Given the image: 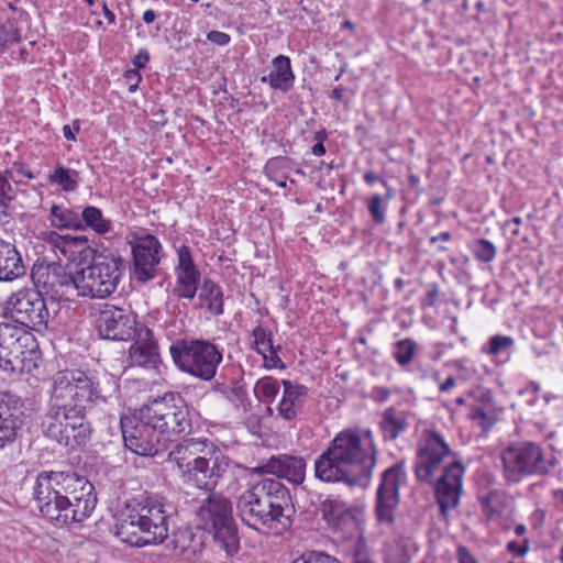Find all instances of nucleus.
<instances>
[{"label":"nucleus","mask_w":563,"mask_h":563,"mask_svg":"<svg viewBox=\"0 0 563 563\" xmlns=\"http://www.w3.org/2000/svg\"><path fill=\"white\" fill-rule=\"evenodd\" d=\"M176 367L195 378L212 382L223 361V349L201 338L176 339L169 346Z\"/></svg>","instance_id":"1a4fd4ad"},{"label":"nucleus","mask_w":563,"mask_h":563,"mask_svg":"<svg viewBox=\"0 0 563 563\" xmlns=\"http://www.w3.org/2000/svg\"><path fill=\"white\" fill-rule=\"evenodd\" d=\"M207 40L219 46H225L230 43L231 36L228 33L212 30L207 33Z\"/></svg>","instance_id":"864d4df0"},{"label":"nucleus","mask_w":563,"mask_h":563,"mask_svg":"<svg viewBox=\"0 0 563 563\" xmlns=\"http://www.w3.org/2000/svg\"><path fill=\"white\" fill-rule=\"evenodd\" d=\"M307 462L300 455L278 454L263 460L251 473L262 477L286 479L288 483L299 486L306 478Z\"/></svg>","instance_id":"a211bd4d"},{"label":"nucleus","mask_w":563,"mask_h":563,"mask_svg":"<svg viewBox=\"0 0 563 563\" xmlns=\"http://www.w3.org/2000/svg\"><path fill=\"white\" fill-rule=\"evenodd\" d=\"M416 342L411 339L399 340L395 344L394 357L400 365L409 364L416 353Z\"/></svg>","instance_id":"ea45409f"},{"label":"nucleus","mask_w":563,"mask_h":563,"mask_svg":"<svg viewBox=\"0 0 563 563\" xmlns=\"http://www.w3.org/2000/svg\"><path fill=\"white\" fill-rule=\"evenodd\" d=\"M5 309V316L22 327L37 332L48 327L49 310L38 289L26 287L12 292Z\"/></svg>","instance_id":"f8f14e48"},{"label":"nucleus","mask_w":563,"mask_h":563,"mask_svg":"<svg viewBox=\"0 0 563 563\" xmlns=\"http://www.w3.org/2000/svg\"><path fill=\"white\" fill-rule=\"evenodd\" d=\"M123 271L124 261L120 256H99L91 264L77 267L81 297H109L115 291Z\"/></svg>","instance_id":"9b49d317"},{"label":"nucleus","mask_w":563,"mask_h":563,"mask_svg":"<svg viewBox=\"0 0 563 563\" xmlns=\"http://www.w3.org/2000/svg\"><path fill=\"white\" fill-rule=\"evenodd\" d=\"M175 507L164 496L143 493L129 499L115 525L117 536L130 545L162 544L169 537Z\"/></svg>","instance_id":"0eeeda50"},{"label":"nucleus","mask_w":563,"mask_h":563,"mask_svg":"<svg viewBox=\"0 0 563 563\" xmlns=\"http://www.w3.org/2000/svg\"><path fill=\"white\" fill-rule=\"evenodd\" d=\"M14 174L16 177H25L27 179L35 178V175L31 172L29 165L23 162H14L11 170H5V175H9L12 179H14Z\"/></svg>","instance_id":"8fccbe9b"},{"label":"nucleus","mask_w":563,"mask_h":563,"mask_svg":"<svg viewBox=\"0 0 563 563\" xmlns=\"http://www.w3.org/2000/svg\"><path fill=\"white\" fill-rule=\"evenodd\" d=\"M210 390L228 401L238 413L246 415L252 409L247 386L242 379L214 380Z\"/></svg>","instance_id":"b1692460"},{"label":"nucleus","mask_w":563,"mask_h":563,"mask_svg":"<svg viewBox=\"0 0 563 563\" xmlns=\"http://www.w3.org/2000/svg\"><path fill=\"white\" fill-rule=\"evenodd\" d=\"M236 510L243 523L261 533L278 534L292 525L290 492L277 478L254 482L238 497Z\"/></svg>","instance_id":"423d86ee"},{"label":"nucleus","mask_w":563,"mask_h":563,"mask_svg":"<svg viewBox=\"0 0 563 563\" xmlns=\"http://www.w3.org/2000/svg\"><path fill=\"white\" fill-rule=\"evenodd\" d=\"M363 179L369 186H373L375 183H380L385 188H387L386 200L391 198L393 194H391V189L389 188L388 184L386 183L385 179H383L380 176H378L375 172L367 170L364 174Z\"/></svg>","instance_id":"603ef678"},{"label":"nucleus","mask_w":563,"mask_h":563,"mask_svg":"<svg viewBox=\"0 0 563 563\" xmlns=\"http://www.w3.org/2000/svg\"><path fill=\"white\" fill-rule=\"evenodd\" d=\"M290 563H341L335 558L320 551H309L292 560Z\"/></svg>","instance_id":"37998d69"},{"label":"nucleus","mask_w":563,"mask_h":563,"mask_svg":"<svg viewBox=\"0 0 563 563\" xmlns=\"http://www.w3.org/2000/svg\"><path fill=\"white\" fill-rule=\"evenodd\" d=\"M49 241L58 249L62 250V252L66 255V249L67 247H76L81 251L88 250L90 253L92 250L88 246V238L85 235H60L56 232H49L48 233Z\"/></svg>","instance_id":"e433bc0d"},{"label":"nucleus","mask_w":563,"mask_h":563,"mask_svg":"<svg viewBox=\"0 0 563 563\" xmlns=\"http://www.w3.org/2000/svg\"><path fill=\"white\" fill-rule=\"evenodd\" d=\"M124 445L141 456H155L168 450L176 437L192 428L190 408L178 393H166L143 405L133 417L120 420Z\"/></svg>","instance_id":"f03ea898"},{"label":"nucleus","mask_w":563,"mask_h":563,"mask_svg":"<svg viewBox=\"0 0 563 563\" xmlns=\"http://www.w3.org/2000/svg\"><path fill=\"white\" fill-rule=\"evenodd\" d=\"M413 473L418 482L434 487L443 516L459 505L465 467L439 432L424 433L423 442L417 449Z\"/></svg>","instance_id":"39448f33"},{"label":"nucleus","mask_w":563,"mask_h":563,"mask_svg":"<svg viewBox=\"0 0 563 563\" xmlns=\"http://www.w3.org/2000/svg\"><path fill=\"white\" fill-rule=\"evenodd\" d=\"M327 150H325V146L323 143H316L312 147H311V153L314 155V156H323L325 154Z\"/></svg>","instance_id":"338daca9"},{"label":"nucleus","mask_w":563,"mask_h":563,"mask_svg":"<svg viewBox=\"0 0 563 563\" xmlns=\"http://www.w3.org/2000/svg\"><path fill=\"white\" fill-rule=\"evenodd\" d=\"M405 477L404 462H398L382 473L375 505V515L379 525L393 527L395 511L399 504V483Z\"/></svg>","instance_id":"dca6fc26"},{"label":"nucleus","mask_w":563,"mask_h":563,"mask_svg":"<svg viewBox=\"0 0 563 563\" xmlns=\"http://www.w3.org/2000/svg\"><path fill=\"white\" fill-rule=\"evenodd\" d=\"M48 181L60 187L66 192H73L78 189L79 173L57 163L54 170L48 175Z\"/></svg>","instance_id":"72a5a7b5"},{"label":"nucleus","mask_w":563,"mask_h":563,"mask_svg":"<svg viewBox=\"0 0 563 563\" xmlns=\"http://www.w3.org/2000/svg\"><path fill=\"white\" fill-rule=\"evenodd\" d=\"M150 60V52L146 48H140L137 54L132 58L134 68H144L146 63Z\"/></svg>","instance_id":"4d7b16f0"},{"label":"nucleus","mask_w":563,"mask_h":563,"mask_svg":"<svg viewBox=\"0 0 563 563\" xmlns=\"http://www.w3.org/2000/svg\"><path fill=\"white\" fill-rule=\"evenodd\" d=\"M136 314L124 308L106 306L97 319V329L102 339L112 341L134 340L141 328Z\"/></svg>","instance_id":"f3484780"},{"label":"nucleus","mask_w":563,"mask_h":563,"mask_svg":"<svg viewBox=\"0 0 563 563\" xmlns=\"http://www.w3.org/2000/svg\"><path fill=\"white\" fill-rule=\"evenodd\" d=\"M280 351V346H273V349H269L267 351H264V355H262L264 360V366L268 369H285L286 365L282 361V358L278 355V352Z\"/></svg>","instance_id":"de8ad7c7"},{"label":"nucleus","mask_w":563,"mask_h":563,"mask_svg":"<svg viewBox=\"0 0 563 563\" xmlns=\"http://www.w3.org/2000/svg\"><path fill=\"white\" fill-rule=\"evenodd\" d=\"M515 344V340L511 336L496 334L493 335L486 346L483 347V352L495 357H504L503 362H506L509 356L511 349Z\"/></svg>","instance_id":"c9c22d12"},{"label":"nucleus","mask_w":563,"mask_h":563,"mask_svg":"<svg viewBox=\"0 0 563 563\" xmlns=\"http://www.w3.org/2000/svg\"><path fill=\"white\" fill-rule=\"evenodd\" d=\"M295 78L290 58L278 55L272 60V70L261 77V82L267 84L274 90L288 92L295 84Z\"/></svg>","instance_id":"393cba45"},{"label":"nucleus","mask_w":563,"mask_h":563,"mask_svg":"<svg viewBox=\"0 0 563 563\" xmlns=\"http://www.w3.org/2000/svg\"><path fill=\"white\" fill-rule=\"evenodd\" d=\"M104 401L98 383L79 369L55 375L51 397L41 417L43 435L64 448L85 446L92 435L86 415L90 405Z\"/></svg>","instance_id":"f257e3e1"},{"label":"nucleus","mask_w":563,"mask_h":563,"mask_svg":"<svg viewBox=\"0 0 563 563\" xmlns=\"http://www.w3.org/2000/svg\"><path fill=\"white\" fill-rule=\"evenodd\" d=\"M504 478L517 484L525 477L544 475L555 466L554 457H545L541 446L534 442L521 441L509 444L501 452Z\"/></svg>","instance_id":"9d476101"},{"label":"nucleus","mask_w":563,"mask_h":563,"mask_svg":"<svg viewBox=\"0 0 563 563\" xmlns=\"http://www.w3.org/2000/svg\"><path fill=\"white\" fill-rule=\"evenodd\" d=\"M253 343L251 347L260 355H264V351L273 349V333L263 324L258 323L252 331Z\"/></svg>","instance_id":"58836bf2"},{"label":"nucleus","mask_w":563,"mask_h":563,"mask_svg":"<svg viewBox=\"0 0 563 563\" xmlns=\"http://www.w3.org/2000/svg\"><path fill=\"white\" fill-rule=\"evenodd\" d=\"M140 69H126L123 74V78L125 82L129 85V91L135 92L139 88V85L142 80V76L139 71Z\"/></svg>","instance_id":"3c124183"},{"label":"nucleus","mask_w":563,"mask_h":563,"mask_svg":"<svg viewBox=\"0 0 563 563\" xmlns=\"http://www.w3.org/2000/svg\"><path fill=\"white\" fill-rule=\"evenodd\" d=\"M321 511L327 522L338 527L350 523L354 525L360 515V510L356 507L335 498H327L322 501Z\"/></svg>","instance_id":"a878e982"},{"label":"nucleus","mask_w":563,"mask_h":563,"mask_svg":"<svg viewBox=\"0 0 563 563\" xmlns=\"http://www.w3.org/2000/svg\"><path fill=\"white\" fill-rule=\"evenodd\" d=\"M134 343L129 349V357L133 365L155 367L159 362L158 344L146 327H141Z\"/></svg>","instance_id":"5701e85b"},{"label":"nucleus","mask_w":563,"mask_h":563,"mask_svg":"<svg viewBox=\"0 0 563 563\" xmlns=\"http://www.w3.org/2000/svg\"><path fill=\"white\" fill-rule=\"evenodd\" d=\"M81 229H90L99 235H106L112 232V222L110 219L103 217L101 209L95 206H87L80 213Z\"/></svg>","instance_id":"473e14b6"},{"label":"nucleus","mask_w":563,"mask_h":563,"mask_svg":"<svg viewBox=\"0 0 563 563\" xmlns=\"http://www.w3.org/2000/svg\"><path fill=\"white\" fill-rule=\"evenodd\" d=\"M378 448L369 429H345L335 434L314 460V477L328 484L365 489L377 464Z\"/></svg>","instance_id":"7ed1b4c3"},{"label":"nucleus","mask_w":563,"mask_h":563,"mask_svg":"<svg viewBox=\"0 0 563 563\" xmlns=\"http://www.w3.org/2000/svg\"><path fill=\"white\" fill-rule=\"evenodd\" d=\"M20 428V426L7 420L4 421L3 418L0 419V449L11 444L16 439L18 430Z\"/></svg>","instance_id":"c03bdc74"},{"label":"nucleus","mask_w":563,"mask_h":563,"mask_svg":"<svg viewBox=\"0 0 563 563\" xmlns=\"http://www.w3.org/2000/svg\"><path fill=\"white\" fill-rule=\"evenodd\" d=\"M283 395L276 407L278 416L287 421L297 419L305 412L308 388L301 384L283 379Z\"/></svg>","instance_id":"6ab92c4d"},{"label":"nucleus","mask_w":563,"mask_h":563,"mask_svg":"<svg viewBox=\"0 0 563 563\" xmlns=\"http://www.w3.org/2000/svg\"><path fill=\"white\" fill-rule=\"evenodd\" d=\"M80 130V121L74 120L71 122V125H64L63 126V135L68 141H76L75 133Z\"/></svg>","instance_id":"13d9d810"},{"label":"nucleus","mask_w":563,"mask_h":563,"mask_svg":"<svg viewBox=\"0 0 563 563\" xmlns=\"http://www.w3.org/2000/svg\"><path fill=\"white\" fill-rule=\"evenodd\" d=\"M211 536L197 522L196 526L180 527L172 533V544L179 554L198 556Z\"/></svg>","instance_id":"4be33fe9"},{"label":"nucleus","mask_w":563,"mask_h":563,"mask_svg":"<svg viewBox=\"0 0 563 563\" xmlns=\"http://www.w3.org/2000/svg\"><path fill=\"white\" fill-rule=\"evenodd\" d=\"M198 299L200 307L214 316L219 317L224 312L223 290L219 284L210 278H205L199 288Z\"/></svg>","instance_id":"c756f323"},{"label":"nucleus","mask_w":563,"mask_h":563,"mask_svg":"<svg viewBox=\"0 0 563 563\" xmlns=\"http://www.w3.org/2000/svg\"><path fill=\"white\" fill-rule=\"evenodd\" d=\"M470 417L477 421L483 429H489L494 424L492 416L481 406L474 407L470 412Z\"/></svg>","instance_id":"09e8293b"},{"label":"nucleus","mask_w":563,"mask_h":563,"mask_svg":"<svg viewBox=\"0 0 563 563\" xmlns=\"http://www.w3.org/2000/svg\"><path fill=\"white\" fill-rule=\"evenodd\" d=\"M51 285L46 295L54 301H75L80 298L79 278L77 268L67 272L60 264L54 266Z\"/></svg>","instance_id":"412c9836"},{"label":"nucleus","mask_w":563,"mask_h":563,"mask_svg":"<svg viewBox=\"0 0 563 563\" xmlns=\"http://www.w3.org/2000/svg\"><path fill=\"white\" fill-rule=\"evenodd\" d=\"M24 417V400L19 395L5 390L0 391V419L22 426Z\"/></svg>","instance_id":"7c9ffc66"},{"label":"nucleus","mask_w":563,"mask_h":563,"mask_svg":"<svg viewBox=\"0 0 563 563\" xmlns=\"http://www.w3.org/2000/svg\"><path fill=\"white\" fill-rule=\"evenodd\" d=\"M22 330L9 322H0V368L11 374L30 373L36 364L33 363L34 350H24L21 343Z\"/></svg>","instance_id":"2eb2a0df"},{"label":"nucleus","mask_w":563,"mask_h":563,"mask_svg":"<svg viewBox=\"0 0 563 563\" xmlns=\"http://www.w3.org/2000/svg\"><path fill=\"white\" fill-rule=\"evenodd\" d=\"M54 266L56 263H35L32 267L31 279L35 289L43 290L45 294L51 285V277L53 276Z\"/></svg>","instance_id":"4c0bfd02"},{"label":"nucleus","mask_w":563,"mask_h":563,"mask_svg":"<svg viewBox=\"0 0 563 563\" xmlns=\"http://www.w3.org/2000/svg\"><path fill=\"white\" fill-rule=\"evenodd\" d=\"M457 555L459 563H477L464 547L459 548Z\"/></svg>","instance_id":"680f3d73"},{"label":"nucleus","mask_w":563,"mask_h":563,"mask_svg":"<svg viewBox=\"0 0 563 563\" xmlns=\"http://www.w3.org/2000/svg\"><path fill=\"white\" fill-rule=\"evenodd\" d=\"M408 410L388 407L382 415L379 422L382 434L385 441H395L408 431Z\"/></svg>","instance_id":"cd10ccee"},{"label":"nucleus","mask_w":563,"mask_h":563,"mask_svg":"<svg viewBox=\"0 0 563 563\" xmlns=\"http://www.w3.org/2000/svg\"><path fill=\"white\" fill-rule=\"evenodd\" d=\"M472 251L474 256L483 263L492 262L496 256V247L489 240L479 239L477 240L473 246Z\"/></svg>","instance_id":"a19ab883"},{"label":"nucleus","mask_w":563,"mask_h":563,"mask_svg":"<svg viewBox=\"0 0 563 563\" xmlns=\"http://www.w3.org/2000/svg\"><path fill=\"white\" fill-rule=\"evenodd\" d=\"M456 384V380L453 376H450L448 377L441 385H440V391L441 393H446L449 391L452 387H454Z\"/></svg>","instance_id":"69168bd1"},{"label":"nucleus","mask_w":563,"mask_h":563,"mask_svg":"<svg viewBox=\"0 0 563 563\" xmlns=\"http://www.w3.org/2000/svg\"><path fill=\"white\" fill-rule=\"evenodd\" d=\"M102 13L104 18L107 19L109 24L115 23V14L109 9L106 1L102 2Z\"/></svg>","instance_id":"0e129e2a"},{"label":"nucleus","mask_w":563,"mask_h":563,"mask_svg":"<svg viewBox=\"0 0 563 563\" xmlns=\"http://www.w3.org/2000/svg\"><path fill=\"white\" fill-rule=\"evenodd\" d=\"M196 522L211 536L216 549L225 558H233L239 552L241 539L228 497L209 493L196 510Z\"/></svg>","instance_id":"6e6552de"},{"label":"nucleus","mask_w":563,"mask_h":563,"mask_svg":"<svg viewBox=\"0 0 563 563\" xmlns=\"http://www.w3.org/2000/svg\"><path fill=\"white\" fill-rule=\"evenodd\" d=\"M390 396V390L386 387L376 386L373 388L372 398L376 402H385Z\"/></svg>","instance_id":"bf43d9fd"},{"label":"nucleus","mask_w":563,"mask_h":563,"mask_svg":"<svg viewBox=\"0 0 563 563\" xmlns=\"http://www.w3.org/2000/svg\"><path fill=\"white\" fill-rule=\"evenodd\" d=\"M214 443L208 439L189 438L177 442L168 453V460L176 463L181 477Z\"/></svg>","instance_id":"aec40b11"},{"label":"nucleus","mask_w":563,"mask_h":563,"mask_svg":"<svg viewBox=\"0 0 563 563\" xmlns=\"http://www.w3.org/2000/svg\"><path fill=\"white\" fill-rule=\"evenodd\" d=\"M279 380L271 376H264L255 383L254 395L258 401L267 404V411L269 415L273 413L271 405L274 402L276 396L279 393Z\"/></svg>","instance_id":"f704fd0d"},{"label":"nucleus","mask_w":563,"mask_h":563,"mask_svg":"<svg viewBox=\"0 0 563 563\" xmlns=\"http://www.w3.org/2000/svg\"><path fill=\"white\" fill-rule=\"evenodd\" d=\"M231 459L213 444L192 467L185 471L184 482L196 488L212 493L231 467Z\"/></svg>","instance_id":"4468645a"},{"label":"nucleus","mask_w":563,"mask_h":563,"mask_svg":"<svg viewBox=\"0 0 563 563\" xmlns=\"http://www.w3.org/2000/svg\"><path fill=\"white\" fill-rule=\"evenodd\" d=\"M12 191V187L8 180V177L0 173V196L12 199L9 195Z\"/></svg>","instance_id":"052dcab7"},{"label":"nucleus","mask_w":563,"mask_h":563,"mask_svg":"<svg viewBox=\"0 0 563 563\" xmlns=\"http://www.w3.org/2000/svg\"><path fill=\"white\" fill-rule=\"evenodd\" d=\"M177 264L174 268L176 279H183L186 283H192L195 286H201V272L196 265L189 246L181 245L176 250Z\"/></svg>","instance_id":"c85d7f7f"},{"label":"nucleus","mask_w":563,"mask_h":563,"mask_svg":"<svg viewBox=\"0 0 563 563\" xmlns=\"http://www.w3.org/2000/svg\"><path fill=\"white\" fill-rule=\"evenodd\" d=\"M128 243L132 253L133 278L141 284L154 279L163 257V245L159 240L154 234L141 231L131 233Z\"/></svg>","instance_id":"ddd939ff"},{"label":"nucleus","mask_w":563,"mask_h":563,"mask_svg":"<svg viewBox=\"0 0 563 563\" xmlns=\"http://www.w3.org/2000/svg\"><path fill=\"white\" fill-rule=\"evenodd\" d=\"M41 514L58 525L81 523L97 505L93 485L74 471H42L33 485Z\"/></svg>","instance_id":"20e7f679"},{"label":"nucleus","mask_w":563,"mask_h":563,"mask_svg":"<svg viewBox=\"0 0 563 563\" xmlns=\"http://www.w3.org/2000/svg\"><path fill=\"white\" fill-rule=\"evenodd\" d=\"M142 19H143L144 23L151 24L155 21L156 13L154 10H151V9L146 10V11H144Z\"/></svg>","instance_id":"774afa93"},{"label":"nucleus","mask_w":563,"mask_h":563,"mask_svg":"<svg viewBox=\"0 0 563 563\" xmlns=\"http://www.w3.org/2000/svg\"><path fill=\"white\" fill-rule=\"evenodd\" d=\"M200 286H195L192 283H186L183 279L175 278V286L173 295L179 300L192 301L197 296Z\"/></svg>","instance_id":"79ce46f5"},{"label":"nucleus","mask_w":563,"mask_h":563,"mask_svg":"<svg viewBox=\"0 0 563 563\" xmlns=\"http://www.w3.org/2000/svg\"><path fill=\"white\" fill-rule=\"evenodd\" d=\"M439 297V287L437 284H431L428 287L427 294L422 299L423 307H435Z\"/></svg>","instance_id":"5fc2aeb1"},{"label":"nucleus","mask_w":563,"mask_h":563,"mask_svg":"<svg viewBox=\"0 0 563 563\" xmlns=\"http://www.w3.org/2000/svg\"><path fill=\"white\" fill-rule=\"evenodd\" d=\"M346 89L342 86L335 87L329 95V98L335 101H342Z\"/></svg>","instance_id":"e2e57ef3"},{"label":"nucleus","mask_w":563,"mask_h":563,"mask_svg":"<svg viewBox=\"0 0 563 563\" xmlns=\"http://www.w3.org/2000/svg\"><path fill=\"white\" fill-rule=\"evenodd\" d=\"M48 220L53 228L58 230L81 229L80 213L63 205H53L49 210Z\"/></svg>","instance_id":"2f4dec72"},{"label":"nucleus","mask_w":563,"mask_h":563,"mask_svg":"<svg viewBox=\"0 0 563 563\" xmlns=\"http://www.w3.org/2000/svg\"><path fill=\"white\" fill-rule=\"evenodd\" d=\"M350 563H377V561L364 543L357 542L351 551Z\"/></svg>","instance_id":"49530a36"},{"label":"nucleus","mask_w":563,"mask_h":563,"mask_svg":"<svg viewBox=\"0 0 563 563\" xmlns=\"http://www.w3.org/2000/svg\"><path fill=\"white\" fill-rule=\"evenodd\" d=\"M368 212L376 224L385 222V209L383 208V197L379 195H373L367 200Z\"/></svg>","instance_id":"a18cd8bd"},{"label":"nucleus","mask_w":563,"mask_h":563,"mask_svg":"<svg viewBox=\"0 0 563 563\" xmlns=\"http://www.w3.org/2000/svg\"><path fill=\"white\" fill-rule=\"evenodd\" d=\"M506 549L511 553H516L519 556H523L529 551V540L525 539L522 543L510 541L507 543Z\"/></svg>","instance_id":"6e6d98bb"},{"label":"nucleus","mask_w":563,"mask_h":563,"mask_svg":"<svg viewBox=\"0 0 563 563\" xmlns=\"http://www.w3.org/2000/svg\"><path fill=\"white\" fill-rule=\"evenodd\" d=\"M25 274V266L15 246L0 240V282H11Z\"/></svg>","instance_id":"bb28decb"}]
</instances>
